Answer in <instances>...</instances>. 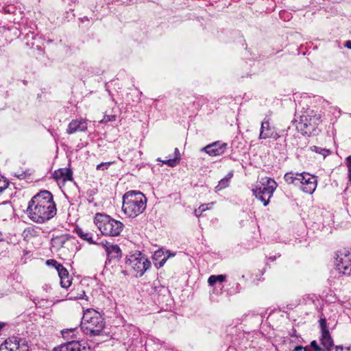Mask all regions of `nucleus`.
<instances>
[{
	"label": "nucleus",
	"mask_w": 351,
	"mask_h": 351,
	"mask_svg": "<svg viewBox=\"0 0 351 351\" xmlns=\"http://www.w3.org/2000/svg\"><path fill=\"white\" fill-rule=\"evenodd\" d=\"M56 206L52 194L43 191L34 195L28 203L26 213L34 222L43 223L56 215Z\"/></svg>",
	"instance_id": "f257e3e1"
},
{
	"label": "nucleus",
	"mask_w": 351,
	"mask_h": 351,
	"mask_svg": "<svg viewBox=\"0 0 351 351\" xmlns=\"http://www.w3.org/2000/svg\"><path fill=\"white\" fill-rule=\"evenodd\" d=\"M122 199V211L129 218L138 217L146 208L147 197L140 191H128L123 195Z\"/></svg>",
	"instance_id": "f03ea898"
},
{
	"label": "nucleus",
	"mask_w": 351,
	"mask_h": 351,
	"mask_svg": "<svg viewBox=\"0 0 351 351\" xmlns=\"http://www.w3.org/2000/svg\"><path fill=\"white\" fill-rule=\"evenodd\" d=\"M94 223L102 234L109 237L119 236L124 227L123 223L120 221L102 213L95 214Z\"/></svg>",
	"instance_id": "7ed1b4c3"
},
{
	"label": "nucleus",
	"mask_w": 351,
	"mask_h": 351,
	"mask_svg": "<svg viewBox=\"0 0 351 351\" xmlns=\"http://www.w3.org/2000/svg\"><path fill=\"white\" fill-rule=\"evenodd\" d=\"M104 320L97 311L89 308L84 313L82 318V327L86 334L98 335L104 328Z\"/></svg>",
	"instance_id": "20e7f679"
},
{
	"label": "nucleus",
	"mask_w": 351,
	"mask_h": 351,
	"mask_svg": "<svg viewBox=\"0 0 351 351\" xmlns=\"http://www.w3.org/2000/svg\"><path fill=\"white\" fill-rule=\"evenodd\" d=\"M322 116L313 110L305 112L300 116L296 128L304 135L311 136L316 132L317 126L321 123Z\"/></svg>",
	"instance_id": "39448f33"
},
{
	"label": "nucleus",
	"mask_w": 351,
	"mask_h": 351,
	"mask_svg": "<svg viewBox=\"0 0 351 351\" xmlns=\"http://www.w3.org/2000/svg\"><path fill=\"white\" fill-rule=\"evenodd\" d=\"M277 186L278 184L273 178L265 177L252 189V193L265 206L269 203L270 198Z\"/></svg>",
	"instance_id": "423d86ee"
},
{
	"label": "nucleus",
	"mask_w": 351,
	"mask_h": 351,
	"mask_svg": "<svg viewBox=\"0 0 351 351\" xmlns=\"http://www.w3.org/2000/svg\"><path fill=\"white\" fill-rule=\"evenodd\" d=\"M125 264L133 271L136 277H141L151 265L146 256L140 252H136L128 256Z\"/></svg>",
	"instance_id": "0eeeda50"
},
{
	"label": "nucleus",
	"mask_w": 351,
	"mask_h": 351,
	"mask_svg": "<svg viewBox=\"0 0 351 351\" xmlns=\"http://www.w3.org/2000/svg\"><path fill=\"white\" fill-rule=\"evenodd\" d=\"M336 267L337 270L343 274L351 272V251L343 250L337 254Z\"/></svg>",
	"instance_id": "6e6552de"
},
{
	"label": "nucleus",
	"mask_w": 351,
	"mask_h": 351,
	"mask_svg": "<svg viewBox=\"0 0 351 351\" xmlns=\"http://www.w3.org/2000/svg\"><path fill=\"white\" fill-rule=\"evenodd\" d=\"M0 351H29V347L24 339L12 337L1 345Z\"/></svg>",
	"instance_id": "1a4fd4ad"
},
{
	"label": "nucleus",
	"mask_w": 351,
	"mask_h": 351,
	"mask_svg": "<svg viewBox=\"0 0 351 351\" xmlns=\"http://www.w3.org/2000/svg\"><path fill=\"white\" fill-rule=\"evenodd\" d=\"M301 178L299 185L301 190L306 193L312 194L317 187L316 178L309 173H302Z\"/></svg>",
	"instance_id": "9d476101"
},
{
	"label": "nucleus",
	"mask_w": 351,
	"mask_h": 351,
	"mask_svg": "<svg viewBox=\"0 0 351 351\" xmlns=\"http://www.w3.org/2000/svg\"><path fill=\"white\" fill-rule=\"evenodd\" d=\"M227 148V144L219 141L215 142L201 149V152H204L211 156H217L222 155Z\"/></svg>",
	"instance_id": "9b49d317"
},
{
	"label": "nucleus",
	"mask_w": 351,
	"mask_h": 351,
	"mask_svg": "<svg viewBox=\"0 0 351 351\" xmlns=\"http://www.w3.org/2000/svg\"><path fill=\"white\" fill-rule=\"evenodd\" d=\"M88 123L86 119H75L72 120L68 125L66 133L73 134L76 132H82L87 130Z\"/></svg>",
	"instance_id": "f8f14e48"
},
{
	"label": "nucleus",
	"mask_w": 351,
	"mask_h": 351,
	"mask_svg": "<svg viewBox=\"0 0 351 351\" xmlns=\"http://www.w3.org/2000/svg\"><path fill=\"white\" fill-rule=\"evenodd\" d=\"M278 134L274 131V129L269 125L268 119H265L261 123L259 138L266 139L269 138L277 139Z\"/></svg>",
	"instance_id": "ddd939ff"
},
{
	"label": "nucleus",
	"mask_w": 351,
	"mask_h": 351,
	"mask_svg": "<svg viewBox=\"0 0 351 351\" xmlns=\"http://www.w3.org/2000/svg\"><path fill=\"white\" fill-rule=\"evenodd\" d=\"M100 245L104 247L106 252L110 258H118L121 257V251L117 245L110 244L107 242H101Z\"/></svg>",
	"instance_id": "4468645a"
},
{
	"label": "nucleus",
	"mask_w": 351,
	"mask_h": 351,
	"mask_svg": "<svg viewBox=\"0 0 351 351\" xmlns=\"http://www.w3.org/2000/svg\"><path fill=\"white\" fill-rule=\"evenodd\" d=\"M54 351H86V350L85 347H82L78 341H73L60 346L54 349Z\"/></svg>",
	"instance_id": "2eb2a0df"
},
{
	"label": "nucleus",
	"mask_w": 351,
	"mask_h": 351,
	"mask_svg": "<svg viewBox=\"0 0 351 351\" xmlns=\"http://www.w3.org/2000/svg\"><path fill=\"white\" fill-rule=\"evenodd\" d=\"M53 177L57 180H62L63 182L72 180V171L67 168L60 169L55 171Z\"/></svg>",
	"instance_id": "dca6fc26"
},
{
	"label": "nucleus",
	"mask_w": 351,
	"mask_h": 351,
	"mask_svg": "<svg viewBox=\"0 0 351 351\" xmlns=\"http://www.w3.org/2000/svg\"><path fill=\"white\" fill-rule=\"evenodd\" d=\"M57 271L60 277L61 287L65 289L69 287L71 285L72 278L70 277L67 269L62 266Z\"/></svg>",
	"instance_id": "f3484780"
},
{
	"label": "nucleus",
	"mask_w": 351,
	"mask_h": 351,
	"mask_svg": "<svg viewBox=\"0 0 351 351\" xmlns=\"http://www.w3.org/2000/svg\"><path fill=\"white\" fill-rule=\"evenodd\" d=\"M74 232L80 239L86 241L89 244H97V241L93 239L92 232L78 227L75 228Z\"/></svg>",
	"instance_id": "a211bd4d"
},
{
	"label": "nucleus",
	"mask_w": 351,
	"mask_h": 351,
	"mask_svg": "<svg viewBox=\"0 0 351 351\" xmlns=\"http://www.w3.org/2000/svg\"><path fill=\"white\" fill-rule=\"evenodd\" d=\"M320 343L325 351H330L333 347V340L329 332H322L320 337Z\"/></svg>",
	"instance_id": "6ab92c4d"
},
{
	"label": "nucleus",
	"mask_w": 351,
	"mask_h": 351,
	"mask_svg": "<svg viewBox=\"0 0 351 351\" xmlns=\"http://www.w3.org/2000/svg\"><path fill=\"white\" fill-rule=\"evenodd\" d=\"M302 173H293L292 171L286 173L284 176V179L285 182L289 184H294L295 186L300 185V182H301L299 176H302Z\"/></svg>",
	"instance_id": "aec40b11"
},
{
	"label": "nucleus",
	"mask_w": 351,
	"mask_h": 351,
	"mask_svg": "<svg viewBox=\"0 0 351 351\" xmlns=\"http://www.w3.org/2000/svg\"><path fill=\"white\" fill-rule=\"evenodd\" d=\"M232 176H233L232 171L229 172L225 178L220 180L218 185L215 187L216 190L221 191V190L226 188L227 186H228L230 180L232 178Z\"/></svg>",
	"instance_id": "412c9836"
},
{
	"label": "nucleus",
	"mask_w": 351,
	"mask_h": 351,
	"mask_svg": "<svg viewBox=\"0 0 351 351\" xmlns=\"http://www.w3.org/2000/svg\"><path fill=\"white\" fill-rule=\"evenodd\" d=\"M226 276L220 274V275H212L208 279V283L210 286H214L217 282H223L226 281Z\"/></svg>",
	"instance_id": "4be33fe9"
},
{
	"label": "nucleus",
	"mask_w": 351,
	"mask_h": 351,
	"mask_svg": "<svg viewBox=\"0 0 351 351\" xmlns=\"http://www.w3.org/2000/svg\"><path fill=\"white\" fill-rule=\"evenodd\" d=\"M66 240L67 237L66 235L58 236L52 239V245L53 247H60L63 246Z\"/></svg>",
	"instance_id": "5701e85b"
},
{
	"label": "nucleus",
	"mask_w": 351,
	"mask_h": 351,
	"mask_svg": "<svg viewBox=\"0 0 351 351\" xmlns=\"http://www.w3.org/2000/svg\"><path fill=\"white\" fill-rule=\"evenodd\" d=\"M311 150L312 152H314L315 153L322 155L324 158H325L326 156H328L330 154V151L328 149H326L325 148H322V147H319L317 146L311 147Z\"/></svg>",
	"instance_id": "b1692460"
},
{
	"label": "nucleus",
	"mask_w": 351,
	"mask_h": 351,
	"mask_svg": "<svg viewBox=\"0 0 351 351\" xmlns=\"http://www.w3.org/2000/svg\"><path fill=\"white\" fill-rule=\"evenodd\" d=\"M345 163L348 168V181L351 184V156H348L345 159Z\"/></svg>",
	"instance_id": "393cba45"
},
{
	"label": "nucleus",
	"mask_w": 351,
	"mask_h": 351,
	"mask_svg": "<svg viewBox=\"0 0 351 351\" xmlns=\"http://www.w3.org/2000/svg\"><path fill=\"white\" fill-rule=\"evenodd\" d=\"M158 160L160 161V159H158ZM161 162H162V164H165V165H168L169 167H173L176 166L178 164L177 162V159H174V158L165 160H161Z\"/></svg>",
	"instance_id": "a878e982"
},
{
	"label": "nucleus",
	"mask_w": 351,
	"mask_h": 351,
	"mask_svg": "<svg viewBox=\"0 0 351 351\" xmlns=\"http://www.w3.org/2000/svg\"><path fill=\"white\" fill-rule=\"evenodd\" d=\"M310 347L313 351H325L323 347L319 346L316 341H312L310 343Z\"/></svg>",
	"instance_id": "bb28decb"
},
{
	"label": "nucleus",
	"mask_w": 351,
	"mask_h": 351,
	"mask_svg": "<svg viewBox=\"0 0 351 351\" xmlns=\"http://www.w3.org/2000/svg\"><path fill=\"white\" fill-rule=\"evenodd\" d=\"M46 263L48 265H51V266L54 267L57 271L58 269H60L63 266L62 265L59 263L58 261H56V260H53V259L47 260Z\"/></svg>",
	"instance_id": "cd10ccee"
},
{
	"label": "nucleus",
	"mask_w": 351,
	"mask_h": 351,
	"mask_svg": "<svg viewBox=\"0 0 351 351\" xmlns=\"http://www.w3.org/2000/svg\"><path fill=\"white\" fill-rule=\"evenodd\" d=\"M319 326L321 328V331L322 332H329L327 324H326V318H321L319 321Z\"/></svg>",
	"instance_id": "c85d7f7f"
},
{
	"label": "nucleus",
	"mask_w": 351,
	"mask_h": 351,
	"mask_svg": "<svg viewBox=\"0 0 351 351\" xmlns=\"http://www.w3.org/2000/svg\"><path fill=\"white\" fill-rule=\"evenodd\" d=\"M8 185V182L3 177L0 176V193L7 189Z\"/></svg>",
	"instance_id": "c756f323"
},
{
	"label": "nucleus",
	"mask_w": 351,
	"mask_h": 351,
	"mask_svg": "<svg viewBox=\"0 0 351 351\" xmlns=\"http://www.w3.org/2000/svg\"><path fill=\"white\" fill-rule=\"evenodd\" d=\"M31 175V172L29 171V170H26L25 171H22L21 173H14V176L18 178L19 179H25L26 178L27 176H30Z\"/></svg>",
	"instance_id": "7c9ffc66"
},
{
	"label": "nucleus",
	"mask_w": 351,
	"mask_h": 351,
	"mask_svg": "<svg viewBox=\"0 0 351 351\" xmlns=\"http://www.w3.org/2000/svg\"><path fill=\"white\" fill-rule=\"evenodd\" d=\"M213 204H214V202H210L208 204H203L200 205L199 206L200 214H202L203 212L210 209Z\"/></svg>",
	"instance_id": "2f4dec72"
},
{
	"label": "nucleus",
	"mask_w": 351,
	"mask_h": 351,
	"mask_svg": "<svg viewBox=\"0 0 351 351\" xmlns=\"http://www.w3.org/2000/svg\"><path fill=\"white\" fill-rule=\"evenodd\" d=\"M111 164V162H101L97 166V169L104 171L105 169H107Z\"/></svg>",
	"instance_id": "473e14b6"
},
{
	"label": "nucleus",
	"mask_w": 351,
	"mask_h": 351,
	"mask_svg": "<svg viewBox=\"0 0 351 351\" xmlns=\"http://www.w3.org/2000/svg\"><path fill=\"white\" fill-rule=\"evenodd\" d=\"M116 119L114 115H106L104 119L100 121L101 123H107L110 121H113Z\"/></svg>",
	"instance_id": "72a5a7b5"
},
{
	"label": "nucleus",
	"mask_w": 351,
	"mask_h": 351,
	"mask_svg": "<svg viewBox=\"0 0 351 351\" xmlns=\"http://www.w3.org/2000/svg\"><path fill=\"white\" fill-rule=\"evenodd\" d=\"M25 233H27V234H30L32 236H36L37 235V232L34 229V228H28L27 229H26L24 232Z\"/></svg>",
	"instance_id": "f704fd0d"
},
{
	"label": "nucleus",
	"mask_w": 351,
	"mask_h": 351,
	"mask_svg": "<svg viewBox=\"0 0 351 351\" xmlns=\"http://www.w3.org/2000/svg\"><path fill=\"white\" fill-rule=\"evenodd\" d=\"M293 351H310L307 347H303L302 346H298L294 348Z\"/></svg>",
	"instance_id": "c9c22d12"
},
{
	"label": "nucleus",
	"mask_w": 351,
	"mask_h": 351,
	"mask_svg": "<svg viewBox=\"0 0 351 351\" xmlns=\"http://www.w3.org/2000/svg\"><path fill=\"white\" fill-rule=\"evenodd\" d=\"M174 156L175 157L173 158L177 159V162L178 163L180 160V154L178 148H176L174 150Z\"/></svg>",
	"instance_id": "e433bc0d"
},
{
	"label": "nucleus",
	"mask_w": 351,
	"mask_h": 351,
	"mask_svg": "<svg viewBox=\"0 0 351 351\" xmlns=\"http://www.w3.org/2000/svg\"><path fill=\"white\" fill-rule=\"evenodd\" d=\"M335 351H350L349 347L343 348L342 346H337L335 347Z\"/></svg>",
	"instance_id": "4c0bfd02"
},
{
	"label": "nucleus",
	"mask_w": 351,
	"mask_h": 351,
	"mask_svg": "<svg viewBox=\"0 0 351 351\" xmlns=\"http://www.w3.org/2000/svg\"><path fill=\"white\" fill-rule=\"evenodd\" d=\"M168 259V257H165L163 258L160 262H159V266L160 267H162L165 263V262L167 261V260Z\"/></svg>",
	"instance_id": "58836bf2"
},
{
	"label": "nucleus",
	"mask_w": 351,
	"mask_h": 351,
	"mask_svg": "<svg viewBox=\"0 0 351 351\" xmlns=\"http://www.w3.org/2000/svg\"><path fill=\"white\" fill-rule=\"evenodd\" d=\"M194 214L196 217H199L202 214H200L199 213V208H198L197 209H195L194 210Z\"/></svg>",
	"instance_id": "ea45409f"
},
{
	"label": "nucleus",
	"mask_w": 351,
	"mask_h": 351,
	"mask_svg": "<svg viewBox=\"0 0 351 351\" xmlns=\"http://www.w3.org/2000/svg\"><path fill=\"white\" fill-rule=\"evenodd\" d=\"M345 47L351 49V40H348L345 44Z\"/></svg>",
	"instance_id": "a19ab883"
},
{
	"label": "nucleus",
	"mask_w": 351,
	"mask_h": 351,
	"mask_svg": "<svg viewBox=\"0 0 351 351\" xmlns=\"http://www.w3.org/2000/svg\"><path fill=\"white\" fill-rule=\"evenodd\" d=\"M68 332H73V329H69V330H63L62 331V335L64 336L65 334H66Z\"/></svg>",
	"instance_id": "79ce46f5"
},
{
	"label": "nucleus",
	"mask_w": 351,
	"mask_h": 351,
	"mask_svg": "<svg viewBox=\"0 0 351 351\" xmlns=\"http://www.w3.org/2000/svg\"><path fill=\"white\" fill-rule=\"evenodd\" d=\"M162 253V252H160V251L156 252L154 254V257H156V256H160V254H161Z\"/></svg>",
	"instance_id": "37998d69"
},
{
	"label": "nucleus",
	"mask_w": 351,
	"mask_h": 351,
	"mask_svg": "<svg viewBox=\"0 0 351 351\" xmlns=\"http://www.w3.org/2000/svg\"><path fill=\"white\" fill-rule=\"evenodd\" d=\"M169 253V255L167 256L168 258H169L170 256H175V254L174 253H171L169 252H167Z\"/></svg>",
	"instance_id": "c03bdc74"
},
{
	"label": "nucleus",
	"mask_w": 351,
	"mask_h": 351,
	"mask_svg": "<svg viewBox=\"0 0 351 351\" xmlns=\"http://www.w3.org/2000/svg\"><path fill=\"white\" fill-rule=\"evenodd\" d=\"M3 241V238L2 237V234L0 233V242Z\"/></svg>",
	"instance_id": "a18cd8bd"
}]
</instances>
